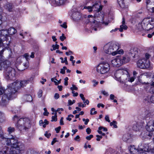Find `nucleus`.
Segmentation results:
<instances>
[{"mask_svg":"<svg viewBox=\"0 0 154 154\" xmlns=\"http://www.w3.org/2000/svg\"><path fill=\"white\" fill-rule=\"evenodd\" d=\"M64 84L66 86L68 85V77H66L64 79Z\"/></svg>","mask_w":154,"mask_h":154,"instance_id":"79ce46f5","label":"nucleus"},{"mask_svg":"<svg viewBox=\"0 0 154 154\" xmlns=\"http://www.w3.org/2000/svg\"><path fill=\"white\" fill-rule=\"evenodd\" d=\"M93 136L92 135H90L89 136H87L86 137V138L88 140H90L91 139L93 138Z\"/></svg>","mask_w":154,"mask_h":154,"instance_id":"8fccbe9b","label":"nucleus"},{"mask_svg":"<svg viewBox=\"0 0 154 154\" xmlns=\"http://www.w3.org/2000/svg\"><path fill=\"white\" fill-rule=\"evenodd\" d=\"M129 150L132 154H139L140 152L138 148L136 149L134 146H131L129 147Z\"/></svg>","mask_w":154,"mask_h":154,"instance_id":"4468645a","label":"nucleus"},{"mask_svg":"<svg viewBox=\"0 0 154 154\" xmlns=\"http://www.w3.org/2000/svg\"><path fill=\"white\" fill-rule=\"evenodd\" d=\"M29 81L28 80H23L21 81L20 83L17 81H16L12 83L9 85L10 86L13 88V90H16V92L17 90L19 89L20 87H23L26 86V85L28 84Z\"/></svg>","mask_w":154,"mask_h":154,"instance_id":"9d476101","label":"nucleus"},{"mask_svg":"<svg viewBox=\"0 0 154 154\" xmlns=\"http://www.w3.org/2000/svg\"><path fill=\"white\" fill-rule=\"evenodd\" d=\"M148 152H150V154H154V148L150 149Z\"/></svg>","mask_w":154,"mask_h":154,"instance_id":"052dcab7","label":"nucleus"},{"mask_svg":"<svg viewBox=\"0 0 154 154\" xmlns=\"http://www.w3.org/2000/svg\"><path fill=\"white\" fill-rule=\"evenodd\" d=\"M66 69V66H63V68L61 69H60V73L64 74L65 73V70Z\"/></svg>","mask_w":154,"mask_h":154,"instance_id":"2f4dec72","label":"nucleus"},{"mask_svg":"<svg viewBox=\"0 0 154 154\" xmlns=\"http://www.w3.org/2000/svg\"><path fill=\"white\" fill-rule=\"evenodd\" d=\"M145 100L149 103H154V94L149 96L145 98Z\"/></svg>","mask_w":154,"mask_h":154,"instance_id":"f3484780","label":"nucleus"},{"mask_svg":"<svg viewBox=\"0 0 154 154\" xmlns=\"http://www.w3.org/2000/svg\"><path fill=\"white\" fill-rule=\"evenodd\" d=\"M132 128L134 130L138 131L142 128V125L140 122H137L134 125Z\"/></svg>","mask_w":154,"mask_h":154,"instance_id":"2eb2a0df","label":"nucleus"},{"mask_svg":"<svg viewBox=\"0 0 154 154\" xmlns=\"http://www.w3.org/2000/svg\"><path fill=\"white\" fill-rule=\"evenodd\" d=\"M80 96L83 101H84L85 100V98L84 97L83 94H80Z\"/></svg>","mask_w":154,"mask_h":154,"instance_id":"e2e57ef3","label":"nucleus"},{"mask_svg":"<svg viewBox=\"0 0 154 154\" xmlns=\"http://www.w3.org/2000/svg\"><path fill=\"white\" fill-rule=\"evenodd\" d=\"M83 121L84 122H85V124L86 125H87L89 122V119H82Z\"/></svg>","mask_w":154,"mask_h":154,"instance_id":"09e8293b","label":"nucleus"},{"mask_svg":"<svg viewBox=\"0 0 154 154\" xmlns=\"http://www.w3.org/2000/svg\"><path fill=\"white\" fill-rule=\"evenodd\" d=\"M1 141L2 143L4 144H6L7 145H11L12 148H14L18 150L19 152L23 151L25 149L24 144L15 139L13 136H12L11 138H9L5 137L2 127H0V142Z\"/></svg>","mask_w":154,"mask_h":154,"instance_id":"f257e3e1","label":"nucleus"},{"mask_svg":"<svg viewBox=\"0 0 154 154\" xmlns=\"http://www.w3.org/2000/svg\"><path fill=\"white\" fill-rule=\"evenodd\" d=\"M60 97L58 93H55L54 94V98L56 99H57Z\"/></svg>","mask_w":154,"mask_h":154,"instance_id":"3c124183","label":"nucleus"},{"mask_svg":"<svg viewBox=\"0 0 154 154\" xmlns=\"http://www.w3.org/2000/svg\"><path fill=\"white\" fill-rule=\"evenodd\" d=\"M92 7V9H94V11H97L96 13L95 14L96 15L99 14V12L102 9V6L99 5L97 3L93 5Z\"/></svg>","mask_w":154,"mask_h":154,"instance_id":"ddd939ff","label":"nucleus"},{"mask_svg":"<svg viewBox=\"0 0 154 154\" xmlns=\"http://www.w3.org/2000/svg\"><path fill=\"white\" fill-rule=\"evenodd\" d=\"M128 27L127 26L124 25H121L120 26V28L119 29V31L121 32H122L123 29L126 30L127 29Z\"/></svg>","mask_w":154,"mask_h":154,"instance_id":"a878e982","label":"nucleus"},{"mask_svg":"<svg viewBox=\"0 0 154 154\" xmlns=\"http://www.w3.org/2000/svg\"><path fill=\"white\" fill-rule=\"evenodd\" d=\"M45 112L43 113V115L44 116H48L49 114L46 108H45L44 109Z\"/></svg>","mask_w":154,"mask_h":154,"instance_id":"e433bc0d","label":"nucleus"},{"mask_svg":"<svg viewBox=\"0 0 154 154\" xmlns=\"http://www.w3.org/2000/svg\"><path fill=\"white\" fill-rule=\"evenodd\" d=\"M45 137H47L48 138L51 135V134L50 133L48 134L47 131L45 132Z\"/></svg>","mask_w":154,"mask_h":154,"instance_id":"5fc2aeb1","label":"nucleus"},{"mask_svg":"<svg viewBox=\"0 0 154 154\" xmlns=\"http://www.w3.org/2000/svg\"><path fill=\"white\" fill-rule=\"evenodd\" d=\"M85 8H86L89 10V12H91L92 11V7L90 6H88V7H85Z\"/></svg>","mask_w":154,"mask_h":154,"instance_id":"de8ad7c7","label":"nucleus"},{"mask_svg":"<svg viewBox=\"0 0 154 154\" xmlns=\"http://www.w3.org/2000/svg\"><path fill=\"white\" fill-rule=\"evenodd\" d=\"M8 34L10 35H13L15 33L16 30L13 27H11L8 30Z\"/></svg>","mask_w":154,"mask_h":154,"instance_id":"aec40b11","label":"nucleus"},{"mask_svg":"<svg viewBox=\"0 0 154 154\" xmlns=\"http://www.w3.org/2000/svg\"><path fill=\"white\" fill-rule=\"evenodd\" d=\"M75 100H73L72 101L71 100H68L69 104L70 105H72L73 104L75 103Z\"/></svg>","mask_w":154,"mask_h":154,"instance_id":"ea45409f","label":"nucleus"},{"mask_svg":"<svg viewBox=\"0 0 154 154\" xmlns=\"http://www.w3.org/2000/svg\"><path fill=\"white\" fill-rule=\"evenodd\" d=\"M57 139L56 138H54L53 139V141L51 142V145H53L56 142H57Z\"/></svg>","mask_w":154,"mask_h":154,"instance_id":"680f3d73","label":"nucleus"},{"mask_svg":"<svg viewBox=\"0 0 154 154\" xmlns=\"http://www.w3.org/2000/svg\"><path fill=\"white\" fill-rule=\"evenodd\" d=\"M15 70L11 67L8 66L6 68L5 75L7 79L11 80L15 79Z\"/></svg>","mask_w":154,"mask_h":154,"instance_id":"1a4fd4ad","label":"nucleus"},{"mask_svg":"<svg viewBox=\"0 0 154 154\" xmlns=\"http://www.w3.org/2000/svg\"><path fill=\"white\" fill-rule=\"evenodd\" d=\"M61 128L60 126H59L55 128V130L56 131L57 133H58L59 132V131H60Z\"/></svg>","mask_w":154,"mask_h":154,"instance_id":"603ef678","label":"nucleus"},{"mask_svg":"<svg viewBox=\"0 0 154 154\" xmlns=\"http://www.w3.org/2000/svg\"><path fill=\"white\" fill-rule=\"evenodd\" d=\"M119 6L122 8L125 7L124 0H117Z\"/></svg>","mask_w":154,"mask_h":154,"instance_id":"412c9836","label":"nucleus"},{"mask_svg":"<svg viewBox=\"0 0 154 154\" xmlns=\"http://www.w3.org/2000/svg\"><path fill=\"white\" fill-rule=\"evenodd\" d=\"M70 89L72 91H73L74 90H77L78 89V88L75 85H72V87L70 88Z\"/></svg>","mask_w":154,"mask_h":154,"instance_id":"c9c22d12","label":"nucleus"},{"mask_svg":"<svg viewBox=\"0 0 154 154\" xmlns=\"http://www.w3.org/2000/svg\"><path fill=\"white\" fill-rule=\"evenodd\" d=\"M139 154H150V152H140V153Z\"/></svg>","mask_w":154,"mask_h":154,"instance_id":"774afa93","label":"nucleus"},{"mask_svg":"<svg viewBox=\"0 0 154 154\" xmlns=\"http://www.w3.org/2000/svg\"><path fill=\"white\" fill-rule=\"evenodd\" d=\"M51 80L52 82H54L55 85H58V82L56 81H57V80L56 79L54 78H52L51 79Z\"/></svg>","mask_w":154,"mask_h":154,"instance_id":"4c0bfd02","label":"nucleus"},{"mask_svg":"<svg viewBox=\"0 0 154 154\" xmlns=\"http://www.w3.org/2000/svg\"><path fill=\"white\" fill-rule=\"evenodd\" d=\"M146 130L149 132H153L154 134V120H151L148 121L146 126Z\"/></svg>","mask_w":154,"mask_h":154,"instance_id":"f8f14e48","label":"nucleus"},{"mask_svg":"<svg viewBox=\"0 0 154 154\" xmlns=\"http://www.w3.org/2000/svg\"><path fill=\"white\" fill-rule=\"evenodd\" d=\"M152 2L154 3V0H146V8H148V5L149 4L152 3Z\"/></svg>","mask_w":154,"mask_h":154,"instance_id":"7c9ffc66","label":"nucleus"},{"mask_svg":"<svg viewBox=\"0 0 154 154\" xmlns=\"http://www.w3.org/2000/svg\"><path fill=\"white\" fill-rule=\"evenodd\" d=\"M137 27L140 31L144 30L142 23H139L137 26Z\"/></svg>","mask_w":154,"mask_h":154,"instance_id":"cd10ccee","label":"nucleus"},{"mask_svg":"<svg viewBox=\"0 0 154 154\" xmlns=\"http://www.w3.org/2000/svg\"><path fill=\"white\" fill-rule=\"evenodd\" d=\"M139 150H140V152H143L145 151V152H149V146L147 144H145L143 146V148L141 146H139Z\"/></svg>","mask_w":154,"mask_h":154,"instance_id":"dca6fc26","label":"nucleus"},{"mask_svg":"<svg viewBox=\"0 0 154 154\" xmlns=\"http://www.w3.org/2000/svg\"><path fill=\"white\" fill-rule=\"evenodd\" d=\"M65 60L61 61V62L62 63H65V64L66 65H67L68 64V62L67 61V58L66 57H65L64 58Z\"/></svg>","mask_w":154,"mask_h":154,"instance_id":"6e6d98bb","label":"nucleus"},{"mask_svg":"<svg viewBox=\"0 0 154 154\" xmlns=\"http://www.w3.org/2000/svg\"><path fill=\"white\" fill-rule=\"evenodd\" d=\"M60 26L65 29H66L67 27V26L66 25V23H64L63 24L60 25Z\"/></svg>","mask_w":154,"mask_h":154,"instance_id":"13d9d810","label":"nucleus"},{"mask_svg":"<svg viewBox=\"0 0 154 154\" xmlns=\"http://www.w3.org/2000/svg\"><path fill=\"white\" fill-rule=\"evenodd\" d=\"M129 77H129V79L128 80V82H131L134 81V80L135 79V77L134 76L131 77L130 78Z\"/></svg>","mask_w":154,"mask_h":154,"instance_id":"a19ab883","label":"nucleus"},{"mask_svg":"<svg viewBox=\"0 0 154 154\" xmlns=\"http://www.w3.org/2000/svg\"><path fill=\"white\" fill-rule=\"evenodd\" d=\"M115 97L114 95H113L112 94H111L110 95V99H111L112 100H114Z\"/></svg>","mask_w":154,"mask_h":154,"instance_id":"69168bd1","label":"nucleus"},{"mask_svg":"<svg viewBox=\"0 0 154 154\" xmlns=\"http://www.w3.org/2000/svg\"><path fill=\"white\" fill-rule=\"evenodd\" d=\"M5 8L9 12H11L13 11V6L11 4H7L5 6Z\"/></svg>","mask_w":154,"mask_h":154,"instance_id":"6ab92c4d","label":"nucleus"},{"mask_svg":"<svg viewBox=\"0 0 154 154\" xmlns=\"http://www.w3.org/2000/svg\"><path fill=\"white\" fill-rule=\"evenodd\" d=\"M100 106H101L103 108L104 106V105L102 104L99 103L97 105V107L98 108H100Z\"/></svg>","mask_w":154,"mask_h":154,"instance_id":"338daca9","label":"nucleus"},{"mask_svg":"<svg viewBox=\"0 0 154 154\" xmlns=\"http://www.w3.org/2000/svg\"><path fill=\"white\" fill-rule=\"evenodd\" d=\"M42 94V90H40L38 93V96L39 97H41Z\"/></svg>","mask_w":154,"mask_h":154,"instance_id":"37998d69","label":"nucleus"},{"mask_svg":"<svg viewBox=\"0 0 154 154\" xmlns=\"http://www.w3.org/2000/svg\"><path fill=\"white\" fill-rule=\"evenodd\" d=\"M60 125H64V123L63 122V118L61 117L60 120Z\"/></svg>","mask_w":154,"mask_h":154,"instance_id":"0e129e2a","label":"nucleus"},{"mask_svg":"<svg viewBox=\"0 0 154 154\" xmlns=\"http://www.w3.org/2000/svg\"><path fill=\"white\" fill-rule=\"evenodd\" d=\"M66 38V37L64 36V34L63 33H62V36L60 37V39L62 41H64Z\"/></svg>","mask_w":154,"mask_h":154,"instance_id":"72a5a7b5","label":"nucleus"},{"mask_svg":"<svg viewBox=\"0 0 154 154\" xmlns=\"http://www.w3.org/2000/svg\"><path fill=\"white\" fill-rule=\"evenodd\" d=\"M115 79L120 82L124 83L129 79V74L126 68L116 70L115 73Z\"/></svg>","mask_w":154,"mask_h":154,"instance_id":"20e7f679","label":"nucleus"},{"mask_svg":"<svg viewBox=\"0 0 154 154\" xmlns=\"http://www.w3.org/2000/svg\"><path fill=\"white\" fill-rule=\"evenodd\" d=\"M97 112L95 111V109L93 108L91 110L90 114L91 115L95 114L97 113Z\"/></svg>","mask_w":154,"mask_h":154,"instance_id":"473e14b6","label":"nucleus"},{"mask_svg":"<svg viewBox=\"0 0 154 154\" xmlns=\"http://www.w3.org/2000/svg\"><path fill=\"white\" fill-rule=\"evenodd\" d=\"M13 119L14 121H17V127L20 130L28 129L30 127V121L27 118H20L18 120V117L15 116Z\"/></svg>","mask_w":154,"mask_h":154,"instance_id":"39448f33","label":"nucleus"},{"mask_svg":"<svg viewBox=\"0 0 154 154\" xmlns=\"http://www.w3.org/2000/svg\"><path fill=\"white\" fill-rule=\"evenodd\" d=\"M15 131V128H14L11 127H9L8 128L7 131L9 134H11L14 132Z\"/></svg>","mask_w":154,"mask_h":154,"instance_id":"b1692460","label":"nucleus"},{"mask_svg":"<svg viewBox=\"0 0 154 154\" xmlns=\"http://www.w3.org/2000/svg\"><path fill=\"white\" fill-rule=\"evenodd\" d=\"M86 131L88 134H89L91 132V130L89 128H87Z\"/></svg>","mask_w":154,"mask_h":154,"instance_id":"864d4df0","label":"nucleus"},{"mask_svg":"<svg viewBox=\"0 0 154 154\" xmlns=\"http://www.w3.org/2000/svg\"><path fill=\"white\" fill-rule=\"evenodd\" d=\"M141 23L144 30H149L154 27V19L153 18H145Z\"/></svg>","mask_w":154,"mask_h":154,"instance_id":"0eeeda50","label":"nucleus"},{"mask_svg":"<svg viewBox=\"0 0 154 154\" xmlns=\"http://www.w3.org/2000/svg\"><path fill=\"white\" fill-rule=\"evenodd\" d=\"M96 136L97 137V138L96 139V140L97 141H100V139L102 138V136H100L98 135H96Z\"/></svg>","mask_w":154,"mask_h":154,"instance_id":"a18cd8bd","label":"nucleus"},{"mask_svg":"<svg viewBox=\"0 0 154 154\" xmlns=\"http://www.w3.org/2000/svg\"><path fill=\"white\" fill-rule=\"evenodd\" d=\"M78 104L79 106V107H84L86 106L85 104H83L82 103H79Z\"/></svg>","mask_w":154,"mask_h":154,"instance_id":"58836bf2","label":"nucleus"},{"mask_svg":"<svg viewBox=\"0 0 154 154\" xmlns=\"http://www.w3.org/2000/svg\"><path fill=\"white\" fill-rule=\"evenodd\" d=\"M119 49V45L115 42H109L105 45L103 49L105 52L108 54H112L114 56L118 54L123 53V50L118 51Z\"/></svg>","mask_w":154,"mask_h":154,"instance_id":"7ed1b4c3","label":"nucleus"},{"mask_svg":"<svg viewBox=\"0 0 154 154\" xmlns=\"http://www.w3.org/2000/svg\"><path fill=\"white\" fill-rule=\"evenodd\" d=\"M130 138L129 135L128 134H126L123 136L122 139L124 141H127Z\"/></svg>","mask_w":154,"mask_h":154,"instance_id":"393cba45","label":"nucleus"},{"mask_svg":"<svg viewBox=\"0 0 154 154\" xmlns=\"http://www.w3.org/2000/svg\"><path fill=\"white\" fill-rule=\"evenodd\" d=\"M72 93L73 94V96L74 97H76L78 95V93H75V91H72Z\"/></svg>","mask_w":154,"mask_h":154,"instance_id":"bf43d9fd","label":"nucleus"},{"mask_svg":"<svg viewBox=\"0 0 154 154\" xmlns=\"http://www.w3.org/2000/svg\"><path fill=\"white\" fill-rule=\"evenodd\" d=\"M92 82L94 83L93 86L94 87L96 86L97 85L98 83V82L96 81L95 80H93L92 81Z\"/></svg>","mask_w":154,"mask_h":154,"instance_id":"49530a36","label":"nucleus"},{"mask_svg":"<svg viewBox=\"0 0 154 154\" xmlns=\"http://www.w3.org/2000/svg\"><path fill=\"white\" fill-rule=\"evenodd\" d=\"M24 98L27 101L30 102L32 100V96L29 95H27L24 97Z\"/></svg>","mask_w":154,"mask_h":154,"instance_id":"5701e85b","label":"nucleus"},{"mask_svg":"<svg viewBox=\"0 0 154 154\" xmlns=\"http://www.w3.org/2000/svg\"><path fill=\"white\" fill-rule=\"evenodd\" d=\"M109 66L107 63H103L99 64L97 66V72L100 74H105L109 70Z\"/></svg>","mask_w":154,"mask_h":154,"instance_id":"6e6552de","label":"nucleus"},{"mask_svg":"<svg viewBox=\"0 0 154 154\" xmlns=\"http://www.w3.org/2000/svg\"><path fill=\"white\" fill-rule=\"evenodd\" d=\"M130 60V58L128 55L121 56L112 60L111 63L114 67H119L128 63Z\"/></svg>","mask_w":154,"mask_h":154,"instance_id":"423d86ee","label":"nucleus"},{"mask_svg":"<svg viewBox=\"0 0 154 154\" xmlns=\"http://www.w3.org/2000/svg\"><path fill=\"white\" fill-rule=\"evenodd\" d=\"M59 45L56 44V45H52V47L53 48V50H55L56 49H59Z\"/></svg>","mask_w":154,"mask_h":154,"instance_id":"f704fd0d","label":"nucleus"},{"mask_svg":"<svg viewBox=\"0 0 154 154\" xmlns=\"http://www.w3.org/2000/svg\"><path fill=\"white\" fill-rule=\"evenodd\" d=\"M13 88L9 85L6 89L3 87L0 88V95H2L0 101V105L2 106L7 105L10 100L14 98V95L16 93V90H13Z\"/></svg>","mask_w":154,"mask_h":154,"instance_id":"f03ea898","label":"nucleus"},{"mask_svg":"<svg viewBox=\"0 0 154 154\" xmlns=\"http://www.w3.org/2000/svg\"><path fill=\"white\" fill-rule=\"evenodd\" d=\"M6 121V119L5 116V115L3 116L2 117L0 118V123H2Z\"/></svg>","mask_w":154,"mask_h":154,"instance_id":"c756f323","label":"nucleus"},{"mask_svg":"<svg viewBox=\"0 0 154 154\" xmlns=\"http://www.w3.org/2000/svg\"><path fill=\"white\" fill-rule=\"evenodd\" d=\"M105 118L106 121L108 122H110V120L109 119V118L108 115H106L105 116Z\"/></svg>","mask_w":154,"mask_h":154,"instance_id":"4d7b16f0","label":"nucleus"},{"mask_svg":"<svg viewBox=\"0 0 154 154\" xmlns=\"http://www.w3.org/2000/svg\"><path fill=\"white\" fill-rule=\"evenodd\" d=\"M52 120H51V121H57V113L56 112L55 113V115L54 116H52Z\"/></svg>","mask_w":154,"mask_h":154,"instance_id":"c85d7f7f","label":"nucleus"},{"mask_svg":"<svg viewBox=\"0 0 154 154\" xmlns=\"http://www.w3.org/2000/svg\"><path fill=\"white\" fill-rule=\"evenodd\" d=\"M8 150L7 147L5 146V147L2 151H0V154H6Z\"/></svg>","mask_w":154,"mask_h":154,"instance_id":"bb28decb","label":"nucleus"},{"mask_svg":"<svg viewBox=\"0 0 154 154\" xmlns=\"http://www.w3.org/2000/svg\"><path fill=\"white\" fill-rule=\"evenodd\" d=\"M67 0H54L53 2L57 5H60L64 4Z\"/></svg>","mask_w":154,"mask_h":154,"instance_id":"a211bd4d","label":"nucleus"},{"mask_svg":"<svg viewBox=\"0 0 154 154\" xmlns=\"http://www.w3.org/2000/svg\"><path fill=\"white\" fill-rule=\"evenodd\" d=\"M8 30H0V36H6L8 35Z\"/></svg>","mask_w":154,"mask_h":154,"instance_id":"4be33fe9","label":"nucleus"},{"mask_svg":"<svg viewBox=\"0 0 154 154\" xmlns=\"http://www.w3.org/2000/svg\"><path fill=\"white\" fill-rule=\"evenodd\" d=\"M137 65L139 68L141 69H148L150 66V63L148 60L143 58L139 60Z\"/></svg>","mask_w":154,"mask_h":154,"instance_id":"9b49d317","label":"nucleus"},{"mask_svg":"<svg viewBox=\"0 0 154 154\" xmlns=\"http://www.w3.org/2000/svg\"><path fill=\"white\" fill-rule=\"evenodd\" d=\"M99 129L102 130L103 131H106L107 130V129L106 128H103L102 127H100L99 128Z\"/></svg>","mask_w":154,"mask_h":154,"instance_id":"c03bdc74","label":"nucleus"}]
</instances>
